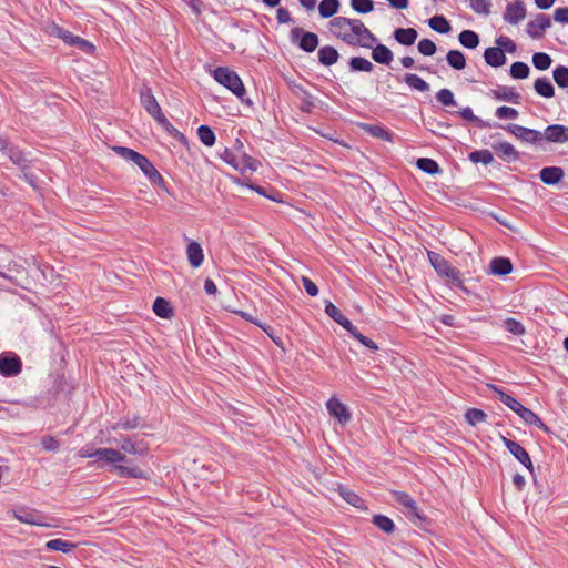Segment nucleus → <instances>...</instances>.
<instances>
[{
    "mask_svg": "<svg viewBox=\"0 0 568 568\" xmlns=\"http://www.w3.org/2000/svg\"><path fill=\"white\" fill-rule=\"evenodd\" d=\"M140 100L141 104L145 109V111L169 133H173L178 131L166 119L160 104L158 103L155 97L152 93L151 88L144 85L140 90Z\"/></svg>",
    "mask_w": 568,
    "mask_h": 568,
    "instance_id": "nucleus-1",
    "label": "nucleus"
},
{
    "mask_svg": "<svg viewBox=\"0 0 568 568\" xmlns=\"http://www.w3.org/2000/svg\"><path fill=\"white\" fill-rule=\"evenodd\" d=\"M349 26L348 37L351 40L346 41L348 45H358L363 48H373L374 43H377L378 39L376 36L359 19L351 18V22H346Z\"/></svg>",
    "mask_w": 568,
    "mask_h": 568,
    "instance_id": "nucleus-2",
    "label": "nucleus"
},
{
    "mask_svg": "<svg viewBox=\"0 0 568 568\" xmlns=\"http://www.w3.org/2000/svg\"><path fill=\"white\" fill-rule=\"evenodd\" d=\"M428 258L439 276L446 277L452 285L463 291H467L463 285L462 273L459 270L453 267L449 262L438 253L428 252Z\"/></svg>",
    "mask_w": 568,
    "mask_h": 568,
    "instance_id": "nucleus-3",
    "label": "nucleus"
},
{
    "mask_svg": "<svg viewBox=\"0 0 568 568\" xmlns=\"http://www.w3.org/2000/svg\"><path fill=\"white\" fill-rule=\"evenodd\" d=\"M213 77L215 81L220 84L227 88L232 93H234L242 101L244 100V95L246 93L245 87L241 80V78L232 70L226 67H219L213 71Z\"/></svg>",
    "mask_w": 568,
    "mask_h": 568,
    "instance_id": "nucleus-4",
    "label": "nucleus"
},
{
    "mask_svg": "<svg viewBox=\"0 0 568 568\" xmlns=\"http://www.w3.org/2000/svg\"><path fill=\"white\" fill-rule=\"evenodd\" d=\"M291 43L297 45L301 50L312 53L318 47V37L316 33L305 31L301 27H295L290 31Z\"/></svg>",
    "mask_w": 568,
    "mask_h": 568,
    "instance_id": "nucleus-5",
    "label": "nucleus"
},
{
    "mask_svg": "<svg viewBox=\"0 0 568 568\" xmlns=\"http://www.w3.org/2000/svg\"><path fill=\"white\" fill-rule=\"evenodd\" d=\"M220 156L227 164H230L235 170H239L241 172H245L246 170H257L258 162L255 159L247 156L245 154L237 156L231 150L225 149Z\"/></svg>",
    "mask_w": 568,
    "mask_h": 568,
    "instance_id": "nucleus-6",
    "label": "nucleus"
},
{
    "mask_svg": "<svg viewBox=\"0 0 568 568\" xmlns=\"http://www.w3.org/2000/svg\"><path fill=\"white\" fill-rule=\"evenodd\" d=\"M13 517L20 523L39 526V527H59L58 524L47 523L44 521V516H42L38 510H28V509H19L12 510Z\"/></svg>",
    "mask_w": 568,
    "mask_h": 568,
    "instance_id": "nucleus-7",
    "label": "nucleus"
},
{
    "mask_svg": "<svg viewBox=\"0 0 568 568\" xmlns=\"http://www.w3.org/2000/svg\"><path fill=\"white\" fill-rule=\"evenodd\" d=\"M22 363L18 355L12 353L0 354V374L2 376H16L21 372Z\"/></svg>",
    "mask_w": 568,
    "mask_h": 568,
    "instance_id": "nucleus-8",
    "label": "nucleus"
},
{
    "mask_svg": "<svg viewBox=\"0 0 568 568\" xmlns=\"http://www.w3.org/2000/svg\"><path fill=\"white\" fill-rule=\"evenodd\" d=\"M506 130L509 133L514 134L516 138L520 139L521 141L530 143V144H535L539 140L542 139L541 132L534 130V129H528V128H525V126H521V125L515 124V123L508 124L506 126Z\"/></svg>",
    "mask_w": 568,
    "mask_h": 568,
    "instance_id": "nucleus-9",
    "label": "nucleus"
},
{
    "mask_svg": "<svg viewBox=\"0 0 568 568\" xmlns=\"http://www.w3.org/2000/svg\"><path fill=\"white\" fill-rule=\"evenodd\" d=\"M503 440L509 453L532 474L534 465L528 452L521 445L511 439L504 437Z\"/></svg>",
    "mask_w": 568,
    "mask_h": 568,
    "instance_id": "nucleus-10",
    "label": "nucleus"
},
{
    "mask_svg": "<svg viewBox=\"0 0 568 568\" xmlns=\"http://www.w3.org/2000/svg\"><path fill=\"white\" fill-rule=\"evenodd\" d=\"M550 18L545 13H539L536 18L527 23L526 31L532 39L542 37L544 31L550 28Z\"/></svg>",
    "mask_w": 568,
    "mask_h": 568,
    "instance_id": "nucleus-11",
    "label": "nucleus"
},
{
    "mask_svg": "<svg viewBox=\"0 0 568 568\" xmlns=\"http://www.w3.org/2000/svg\"><path fill=\"white\" fill-rule=\"evenodd\" d=\"M526 17V7L523 1L516 0L506 7L504 20L510 24H517Z\"/></svg>",
    "mask_w": 568,
    "mask_h": 568,
    "instance_id": "nucleus-12",
    "label": "nucleus"
},
{
    "mask_svg": "<svg viewBox=\"0 0 568 568\" xmlns=\"http://www.w3.org/2000/svg\"><path fill=\"white\" fill-rule=\"evenodd\" d=\"M345 22H351V18L335 17L329 21V30L334 37L346 43L351 38L348 37L349 26Z\"/></svg>",
    "mask_w": 568,
    "mask_h": 568,
    "instance_id": "nucleus-13",
    "label": "nucleus"
},
{
    "mask_svg": "<svg viewBox=\"0 0 568 568\" xmlns=\"http://www.w3.org/2000/svg\"><path fill=\"white\" fill-rule=\"evenodd\" d=\"M542 138L548 142L566 143L568 142V126L561 124H551L545 129Z\"/></svg>",
    "mask_w": 568,
    "mask_h": 568,
    "instance_id": "nucleus-14",
    "label": "nucleus"
},
{
    "mask_svg": "<svg viewBox=\"0 0 568 568\" xmlns=\"http://www.w3.org/2000/svg\"><path fill=\"white\" fill-rule=\"evenodd\" d=\"M141 171L149 178V180L154 184H164V180L159 171L154 168V165L145 158L140 154L139 159L134 162Z\"/></svg>",
    "mask_w": 568,
    "mask_h": 568,
    "instance_id": "nucleus-15",
    "label": "nucleus"
},
{
    "mask_svg": "<svg viewBox=\"0 0 568 568\" xmlns=\"http://www.w3.org/2000/svg\"><path fill=\"white\" fill-rule=\"evenodd\" d=\"M328 413L335 417L341 424H346L351 419L347 407L336 398H331L326 403Z\"/></svg>",
    "mask_w": 568,
    "mask_h": 568,
    "instance_id": "nucleus-16",
    "label": "nucleus"
},
{
    "mask_svg": "<svg viewBox=\"0 0 568 568\" xmlns=\"http://www.w3.org/2000/svg\"><path fill=\"white\" fill-rule=\"evenodd\" d=\"M325 313L348 333H353V331H355V326L352 322L332 302L326 303Z\"/></svg>",
    "mask_w": 568,
    "mask_h": 568,
    "instance_id": "nucleus-17",
    "label": "nucleus"
},
{
    "mask_svg": "<svg viewBox=\"0 0 568 568\" xmlns=\"http://www.w3.org/2000/svg\"><path fill=\"white\" fill-rule=\"evenodd\" d=\"M92 455L98 460H103L105 463L113 465H115L116 463L124 462L126 459L125 455L113 448H98L95 450H92Z\"/></svg>",
    "mask_w": 568,
    "mask_h": 568,
    "instance_id": "nucleus-18",
    "label": "nucleus"
},
{
    "mask_svg": "<svg viewBox=\"0 0 568 568\" xmlns=\"http://www.w3.org/2000/svg\"><path fill=\"white\" fill-rule=\"evenodd\" d=\"M564 175H565V172L559 166H546L539 173L541 182L547 185L557 184L558 182L561 181Z\"/></svg>",
    "mask_w": 568,
    "mask_h": 568,
    "instance_id": "nucleus-19",
    "label": "nucleus"
},
{
    "mask_svg": "<svg viewBox=\"0 0 568 568\" xmlns=\"http://www.w3.org/2000/svg\"><path fill=\"white\" fill-rule=\"evenodd\" d=\"M186 255H187V261L193 268H197L203 264V261H204L203 248L201 247V245L197 242L191 241L187 244Z\"/></svg>",
    "mask_w": 568,
    "mask_h": 568,
    "instance_id": "nucleus-20",
    "label": "nucleus"
},
{
    "mask_svg": "<svg viewBox=\"0 0 568 568\" xmlns=\"http://www.w3.org/2000/svg\"><path fill=\"white\" fill-rule=\"evenodd\" d=\"M392 496L396 503L400 504L408 510L409 515L420 518L416 501L408 494L393 490Z\"/></svg>",
    "mask_w": 568,
    "mask_h": 568,
    "instance_id": "nucleus-21",
    "label": "nucleus"
},
{
    "mask_svg": "<svg viewBox=\"0 0 568 568\" xmlns=\"http://www.w3.org/2000/svg\"><path fill=\"white\" fill-rule=\"evenodd\" d=\"M491 95L499 101H507L518 104L520 101V94L511 87H498L491 91Z\"/></svg>",
    "mask_w": 568,
    "mask_h": 568,
    "instance_id": "nucleus-22",
    "label": "nucleus"
},
{
    "mask_svg": "<svg viewBox=\"0 0 568 568\" xmlns=\"http://www.w3.org/2000/svg\"><path fill=\"white\" fill-rule=\"evenodd\" d=\"M486 63L494 68H499L505 64L506 55L500 48H487L484 52Z\"/></svg>",
    "mask_w": 568,
    "mask_h": 568,
    "instance_id": "nucleus-23",
    "label": "nucleus"
},
{
    "mask_svg": "<svg viewBox=\"0 0 568 568\" xmlns=\"http://www.w3.org/2000/svg\"><path fill=\"white\" fill-rule=\"evenodd\" d=\"M489 268L491 274L498 276H505L511 273L513 264L509 258L506 257H495L491 260L489 264Z\"/></svg>",
    "mask_w": 568,
    "mask_h": 568,
    "instance_id": "nucleus-24",
    "label": "nucleus"
},
{
    "mask_svg": "<svg viewBox=\"0 0 568 568\" xmlns=\"http://www.w3.org/2000/svg\"><path fill=\"white\" fill-rule=\"evenodd\" d=\"M317 55L320 63L325 67H331L335 64L339 58L338 51L332 45L322 47L318 50Z\"/></svg>",
    "mask_w": 568,
    "mask_h": 568,
    "instance_id": "nucleus-25",
    "label": "nucleus"
},
{
    "mask_svg": "<svg viewBox=\"0 0 568 568\" xmlns=\"http://www.w3.org/2000/svg\"><path fill=\"white\" fill-rule=\"evenodd\" d=\"M393 34L395 40L403 45L414 44L418 37V33L414 28H398Z\"/></svg>",
    "mask_w": 568,
    "mask_h": 568,
    "instance_id": "nucleus-26",
    "label": "nucleus"
},
{
    "mask_svg": "<svg viewBox=\"0 0 568 568\" xmlns=\"http://www.w3.org/2000/svg\"><path fill=\"white\" fill-rule=\"evenodd\" d=\"M372 58L379 64L388 65L393 61L394 55L388 47L377 43L376 47L373 48Z\"/></svg>",
    "mask_w": 568,
    "mask_h": 568,
    "instance_id": "nucleus-27",
    "label": "nucleus"
},
{
    "mask_svg": "<svg viewBox=\"0 0 568 568\" xmlns=\"http://www.w3.org/2000/svg\"><path fill=\"white\" fill-rule=\"evenodd\" d=\"M493 149L500 158H503L504 160H506L508 162L515 161L519 158L517 150L509 142H506V141L499 142V143L493 145Z\"/></svg>",
    "mask_w": 568,
    "mask_h": 568,
    "instance_id": "nucleus-28",
    "label": "nucleus"
},
{
    "mask_svg": "<svg viewBox=\"0 0 568 568\" xmlns=\"http://www.w3.org/2000/svg\"><path fill=\"white\" fill-rule=\"evenodd\" d=\"M78 547V544L67 541L63 539H52L47 541L45 548L51 551H61L63 554H69L73 551Z\"/></svg>",
    "mask_w": 568,
    "mask_h": 568,
    "instance_id": "nucleus-29",
    "label": "nucleus"
},
{
    "mask_svg": "<svg viewBox=\"0 0 568 568\" xmlns=\"http://www.w3.org/2000/svg\"><path fill=\"white\" fill-rule=\"evenodd\" d=\"M534 89L544 98H552L555 95V88L546 77L538 78L534 83Z\"/></svg>",
    "mask_w": 568,
    "mask_h": 568,
    "instance_id": "nucleus-30",
    "label": "nucleus"
},
{
    "mask_svg": "<svg viewBox=\"0 0 568 568\" xmlns=\"http://www.w3.org/2000/svg\"><path fill=\"white\" fill-rule=\"evenodd\" d=\"M339 0H322L318 6V12L322 18H332L339 9Z\"/></svg>",
    "mask_w": 568,
    "mask_h": 568,
    "instance_id": "nucleus-31",
    "label": "nucleus"
},
{
    "mask_svg": "<svg viewBox=\"0 0 568 568\" xmlns=\"http://www.w3.org/2000/svg\"><path fill=\"white\" fill-rule=\"evenodd\" d=\"M487 386L497 395V398L513 412H515V409L519 406L520 403L517 399L505 393L503 389L498 388L496 385L488 384Z\"/></svg>",
    "mask_w": 568,
    "mask_h": 568,
    "instance_id": "nucleus-32",
    "label": "nucleus"
},
{
    "mask_svg": "<svg viewBox=\"0 0 568 568\" xmlns=\"http://www.w3.org/2000/svg\"><path fill=\"white\" fill-rule=\"evenodd\" d=\"M446 60L449 67L455 70H463L466 67V58L459 50H449Z\"/></svg>",
    "mask_w": 568,
    "mask_h": 568,
    "instance_id": "nucleus-33",
    "label": "nucleus"
},
{
    "mask_svg": "<svg viewBox=\"0 0 568 568\" xmlns=\"http://www.w3.org/2000/svg\"><path fill=\"white\" fill-rule=\"evenodd\" d=\"M47 32L50 36H54L57 38L62 39L65 43L71 44V45L73 44L74 39L77 37V36H73L70 31L64 30L63 28L59 27L55 23L48 26Z\"/></svg>",
    "mask_w": 568,
    "mask_h": 568,
    "instance_id": "nucleus-34",
    "label": "nucleus"
},
{
    "mask_svg": "<svg viewBox=\"0 0 568 568\" xmlns=\"http://www.w3.org/2000/svg\"><path fill=\"white\" fill-rule=\"evenodd\" d=\"M154 313L161 318H170L173 315V310L170 306V303L163 298L158 297L153 303Z\"/></svg>",
    "mask_w": 568,
    "mask_h": 568,
    "instance_id": "nucleus-35",
    "label": "nucleus"
},
{
    "mask_svg": "<svg viewBox=\"0 0 568 568\" xmlns=\"http://www.w3.org/2000/svg\"><path fill=\"white\" fill-rule=\"evenodd\" d=\"M458 40L460 44L467 49H475L479 44V37L473 30H464L459 33Z\"/></svg>",
    "mask_w": 568,
    "mask_h": 568,
    "instance_id": "nucleus-36",
    "label": "nucleus"
},
{
    "mask_svg": "<svg viewBox=\"0 0 568 568\" xmlns=\"http://www.w3.org/2000/svg\"><path fill=\"white\" fill-rule=\"evenodd\" d=\"M8 156L13 164L21 169L22 172L27 170L29 160L26 158L24 153L18 148L10 146L8 150Z\"/></svg>",
    "mask_w": 568,
    "mask_h": 568,
    "instance_id": "nucleus-37",
    "label": "nucleus"
},
{
    "mask_svg": "<svg viewBox=\"0 0 568 568\" xmlns=\"http://www.w3.org/2000/svg\"><path fill=\"white\" fill-rule=\"evenodd\" d=\"M114 470L120 477L146 478V474L139 467H128L123 465H114Z\"/></svg>",
    "mask_w": 568,
    "mask_h": 568,
    "instance_id": "nucleus-38",
    "label": "nucleus"
},
{
    "mask_svg": "<svg viewBox=\"0 0 568 568\" xmlns=\"http://www.w3.org/2000/svg\"><path fill=\"white\" fill-rule=\"evenodd\" d=\"M404 82L412 89L420 92H426L429 90V84L424 79L414 73H407L404 77Z\"/></svg>",
    "mask_w": 568,
    "mask_h": 568,
    "instance_id": "nucleus-39",
    "label": "nucleus"
},
{
    "mask_svg": "<svg viewBox=\"0 0 568 568\" xmlns=\"http://www.w3.org/2000/svg\"><path fill=\"white\" fill-rule=\"evenodd\" d=\"M416 166L419 170H422L423 172L430 174V175H434V174H437L440 172V168H439L438 163L435 160L428 159V158L418 159L416 162Z\"/></svg>",
    "mask_w": 568,
    "mask_h": 568,
    "instance_id": "nucleus-40",
    "label": "nucleus"
},
{
    "mask_svg": "<svg viewBox=\"0 0 568 568\" xmlns=\"http://www.w3.org/2000/svg\"><path fill=\"white\" fill-rule=\"evenodd\" d=\"M429 27L438 33H447L450 31V24L444 16H434L428 20Z\"/></svg>",
    "mask_w": 568,
    "mask_h": 568,
    "instance_id": "nucleus-41",
    "label": "nucleus"
},
{
    "mask_svg": "<svg viewBox=\"0 0 568 568\" xmlns=\"http://www.w3.org/2000/svg\"><path fill=\"white\" fill-rule=\"evenodd\" d=\"M197 136L205 146H213L216 140L213 130L205 124L197 128Z\"/></svg>",
    "mask_w": 568,
    "mask_h": 568,
    "instance_id": "nucleus-42",
    "label": "nucleus"
},
{
    "mask_svg": "<svg viewBox=\"0 0 568 568\" xmlns=\"http://www.w3.org/2000/svg\"><path fill=\"white\" fill-rule=\"evenodd\" d=\"M349 68L352 71L371 72L374 69V65L365 58L354 57L349 60Z\"/></svg>",
    "mask_w": 568,
    "mask_h": 568,
    "instance_id": "nucleus-43",
    "label": "nucleus"
},
{
    "mask_svg": "<svg viewBox=\"0 0 568 568\" xmlns=\"http://www.w3.org/2000/svg\"><path fill=\"white\" fill-rule=\"evenodd\" d=\"M373 524L386 534H392L395 530V525L390 518L384 515H375Z\"/></svg>",
    "mask_w": 568,
    "mask_h": 568,
    "instance_id": "nucleus-44",
    "label": "nucleus"
},
{
    "mask_svg": "<svg viewBox=\"0 0 568 568\" xmlns=\"http://www.w3.org/2000/svg\"><path fill=\"white\" fill-rule=\"evenodd\" d=\"M364 129L375 138H378L383 141H392L393 134L386 130L385 128L381 125H372V124H365Z\"/></svg>",
    "mask_w": 568,
    "mask_h": 568,
    "instance_id": "nucleus-45",
    "label": "nucleus"
},
{
    "mask_svg": "<svg viewBox=\"0 0 568 568\" xmlns=\"http://www.w3.org/2000/svg\"><path fill=\"white\" fill-rule=\"evenodd\" d=\"M469 160L473 163H483L488 165L493 163L494 156L489 150H477L469 154Z\"/></svg>",
    "mask_w": 568,
    "mask_h": 568,
    "instance_id": "nucleus-46",
    "label": "nucleus"
},
{
    "mask_svg": "<svg viewBox=\"0 0 568 568\" xmlns=\"http://www.w3.org/2000/svg\"><path fill=\"white\" fill-rule=\"evenodd\" d=\"M552 59L548 53L537 52L532 55V64L536 69L545 71L550 68Z\"/></svg>",
    "mask_w": 568,
    "mask_h": 568,
    "instance_id": "nucleus-47",
    "label": "nucleus"
},
{
    "mask_svg": "<svg viewBox=\"0 0 568 568\" xmlns=\"http://www.w3.org/2000/svg\"><path fill=\"white\" fill-rule=\"evenodd\" d=\"M339 495L346 503L356 508H361L363 505V499L359 496H357L353 490L346 487H339Z\"/></svg>",
    "mask_w": 568,
    "mask_h": 568,
    "instance_id": "nucleus-48",
    "label": "nucleus"
},
{
    "mask_svg": "<svg viewBox=\"0 0 568 568\" xmlns=\"http://www.w3.org/2000/svg\"><path fill=\"white\" fill-rule=\"evenodd\" d=\"M530 72L529 67L525 62H514L510 67V75L514 79H526Z\"/></svg>",
    "mask_w": 568,
    "mask_h": 568,
    "instance_id": "nucleus-49",
    "label": "nucleus"
},
{
    "mask_svg": "<svg viewBox=\"0 0 568 568\" xmlns=\"http://www.w3.org/2000/svg\"><path fill=\"white\" fill-rule=\"evenodd\" d=\"M554 80L560 88L568 87V68L565 65H558L552 71Z\"/></svg>",
    "mask_w": 568,
    "mask_h": 568,
    "instance_id": "nucleus-50",
    "label": "nucleus"
},
{
    "mask_svg": "<svg viewBox=\"0 0 568 568\" xmlns=\"http://www.w3.org/2000/svg\"><path fill=\"white\" fill-rule=\"evenodd\" d=\"M515 413L527 424L534 425L539 422V417L529 408L519 404V406L515 409Z\"/></svg>",
    "mask_w": 568,
    "mask_h": 568,
    "instance_id": "nucleus-51",
    "label": "nucleus"
},
{
    "mask_svg": "<svg viewBox=\"0 0 568 568\" xmlns=\"http://www.w3.org/2000/svg\"><path fill=\"white\" fill-rule=\"evenodd\" d=\"M486 413L481 409H478V408H469L466 414H465V418L466 420L471 425V426H475L479 423H483L486 420Z\"/></svg>",
    "mask_w": 568,
    "mask_h": 568,
    "instance_id": "nucleus-52",
    "label": "nucleus"
},
{
    "mask_svg": "<svg viewBox=\"0 0 568 568\" xmlns=\"http://www.w3.org/2000/svg\"><path fill=\"white\" fill-rule=\"evenodd\" d=\"M351 7L357 13L366 14L374 10V1L373 0H351Z\"/></svg>",
    "mask_w": 568,
    "mask_h": 568,
    "instance_id": "nucleus-53",
    "label": "nucleus"
},
{
    "mask_svg": "<svg viewBox=\"0 0 568 568\" xmlns=\"http://www.w3.org/2000/svg\"><path fill=\"white\" fill-rule=\"evenodd\" d=\"M140 426V418L138 416L133 417H125L121 419L119 423H116L114 426H112L113 430H116L119 428L124 430H131L135 429Z\"/></svg>",
    "mask_w": 568,
    "mask_h": 568,
    "instance_id": "nucleus-54",
    "label": "nucleus"
},
{
    "mask_svg": "<svg viewBox=\"0 0 568 568\" xmlns=\"http://www.w3.org/2000/svg\"><path fill=\"white\" fill-rule=\"evenodd\" d=\"M458 114L467 120V121H471L474 122L478 128H487L489 124L485 121H483L480 118L476 116L471 110V108L469 106H466V108H463Z\"/></svg>",
    "mask_w": 568,
    "mask_h": 568,
    "instance_id": "nucleus-55",
    "label": "nucleus"
},
{
    "mask_svg": "<svg viewBox=\"0 0 568 568\" xmlns=\"http://www.w3.org/2000/svg\"><path fill=\"white\" fill-rule=\"evenodd\" d=\"M436 99L439 103H442L445 106L456 105L454 93L449 89H440L436 93Z\"/></svg>",
    "mask_w": 568,
    "mask_h": 568,
    "instance_id": "nucleus-56",
    "label": "nucleus"
},
{
    "mask_svg": "<svg viewBox=\"0 0 568 568\" xmlns=\"http://www.w3.org/2000/svg\"><path fill=\"white\" fill-rule=\"evenodd\" d=\"M504 327L507 332L519 336L526 332L524 325L515 318H507L504 322Z\"/></svg>",
    "mask_w": 568,
    "mask_h": 568,
    "instance_id": "nucleus-57",
    "label": "nucleus"
},
{
    "mask_svg": "<svg viewBox=\"0 0 568 568\" xmlns=\"http://www.w3.org/2000/svg\"><path fill=\"white\" fill-rule=\"evenodd\" d=\"M113 151L126 161L135 162L139 159L140 153L125 146H114Z\"/></svg>",
    "mask_w": 568,
    "mask_h": 568,
    "instance_id": "nucleus-58",
    "label": "nucleus"
},
{
    "mask_svg": "<svg viewBox=\"0 0 568 568\" xmlns=\"http://www.w3.org/2000/svg\"><path fill=\"white\" fill-rule=\"evenodd\" d=\"M490 6V0H470V8L479 14H488Z\"/></svg>",
    "mask_w": 568,
    "mask_h": 568,
    "instance_id": "nucleus-59",
    "label": "nucleus"
},
{
    "mask_svg": "<svg viewBox=\"0 0 568 568\" xmlns=\"http://www.w3.org/2000/svg\"><path fill=\"white\" fill-rule=\"evenodd\" d=\"M298 89L303 93L301 110L305 113L312 112L314 108V97L303 88L298 87Z\"/></svg>",
    "mask_w": 568,
    "mask_h": 568,
    "instance_id": "nucleus-60",
    "label": "nucleus"
},
{
    "mask_svg": "<svg viewBox=\"0 0 568 568\" xmlns=\"http://www.w3.org/2000/svg\"><path fill=\"white\" fill-rule=\"evenodd\" d=\"M417 48L418 51L424 55H433L437 50L436 44L429 39H422L418 42Z\"/></svg>",
    "mask_w": 568,
    "mask_h": 568,
    "instance_id": "nucleus-61",
    "label": "nucleus"
},
{
    "mask_svg": "<svg viewBox=\"0 0 568 568\" xmlns=\"http://www.w3.org/2000/svg\"><path fill=\"white\" fill-rule=\"evenodd\" d=\"M354 338H356L359 343H362L364 346H366L367 348H369L371 351L375 352L378 349V346L377 344L372 341L371 338L364 336L363 334H361L357 328L355 327V331H353V333H349Z\"/></svg>",
    "mask_w": 568,
    "mask_h": 568,
    "instance_id": "nucleus-62",
    "label": "nucleus"
},
{
    "mask_svg": "<svg viewBox=\"0 0 568 568\" xmlns=\"http://www.w3.org/2000/svg\"><path fill=\"white\" fill-rule=\"evenodd\" d=\"M498 119H516L518 116V111L510 106H499L495 112Z\"/></svg>",
    "mask_w": 568,
    "mask_h": 568,
    "instance_id": "nucleus-63",
    "label": "nucleus"
},
{
    "mask_svg": "<svg viewBox=\"0 0 568 568\" xmlns=\"http://www.w3.org/2000/svg\"><path fill=\"white\" fill-rule=\"evenodd\" d=\"M554 19L559 23H568V8H557L554 12Z\"/></svg>",
    "mask_w": 568,
    "mask_h": 568,
    "instance_id": "nucleus-64",
    "label": "nucleus"
}]
</instances>
